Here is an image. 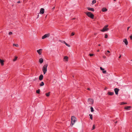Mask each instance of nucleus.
<instances>
[{"mask_svg":"<svg viewBox=\"0 0 132 132\" xmlns=\"http://www.w3.org/2000/svg\"><path fill=\"white\" fill-rule=\"evenodd\" d=\"M108 36L107 34H105V38H108Z\"/></svg>","mask_w":132,"mask_h":132,"instance_id":"obj_31","label":"nucleus"},{"mask_svg":"<svg viewBox=\"0 0 132 132\" xmlns=\"http://www.w3.org/2000/svg\"><path fill=\"white\" fill-rule=\"evenodd\" d=\"M100 69L101 70H102V72L103 73L105 74L106 73V70H104V69H103L101 67H100Z\"/></svg>","mask_w":132,"mask_h":132,"instance_id":"obj_9","label":"nucleus"},{"mask_svg":"<svg viewBox=\"0 0 132 132\" xmlns=\"http://www.w3.org/2000/svg\"><path fill=\"white\" fill-rule=\"evenodd\" d=\"M50 92H49L48 93H46V96H48L50 95Z\"/></svg>","mask_w":132,"mask_h":132,"instance_id":"obj_29","label":"nucleus"},{"mask_svg":"<svg viewBox=\"0 0 132 132\" xmlns=\"http://www.w3.org/2000/svg\"><path fill=\"white\" fill-rule=\"evenodd\" d=\"M43 59L42 58H41L39 59V62L41 64L43 62Z\"/></svg>","mask_w":132,"mask_h":132,"instance_id":"obj_20","label":"nucleus"},{"mask_svg":"<svg viewBox=\"0 0 132 132\" xmlns=\"http://www.w3.org/2000/svg\"><path fill=\"white\" fill-rule=\"evenodd\" d=\"M20 1H19L17 2V3H20Z\"/></svg>","mask_w":132,"mask_h":132,"instance_id":"obj_40","label":"nucleus"},{"mask_svg":"<svg viewBox=\"0 0 132 132\" xmlns=\"http://www.w3.org/2000/svg\"><path fill=\"white\" fill-rule=\"evenodd\" d=\"M42 49H40L37 50V51L39 55H40L42 53Z\"/></svg>","mask_w":132,"mask_h":132,"instance_id":"obj_11","label":"nucleus"},{"mask_svg":"<svg viewBox=\"0 0 132 132\" xmlns=\"http://www.w3.org/2000/svg\"><path fill=\"white\" fill-rule=\"evenodd\" d=\"M16 60V56H15V58L13 59V61H15Z\"/></svg>","mask_w":132,"mask_h":132,"instance_id":"obj_27","label":"nucleus"},{"mask_svg":"<svg viewBox=\"0 0 132 132\" xmlns=\"http://www.w3.org/2000/svg\"><path fill=\"white\" fill-rule=\"evenodd\" d=\"M108 94L110 96L113 95L114 94V93L113 92H108Z\"/></svg>","mask_w":132,"mask_h":132,"instance_id":"obj_18","label":"nucleus"},{"mask_svg":"<svg viewBox=\"0 0 132 132\" xmlns=\"http://www.w3.org/2000/svg\"><path fill=\"white\" fill-rule=\"evenodd\" d=\"M43 75L42 74H41L39 77V80H43Z\"/></svg>","mask_w":132,"mask_h":132,"instance_id":"obj_10","label":"nucleus"},{"mask_svg":"<svg viewBox=\"0 0 132 132\" xmlns=\"http://www.w3.org/2000/svg\"><path fill=\"white\" fill-rule=\"evenodd\" d=\"M95 125H93V127H92V130H93L94 129H95Z\"/></svg>","mask_w":132,"mask_h":132,"instance_id":"obj_30","label":"nucleus"},{"mask_svg":"<svg viewBox=\"0 0 132 132\" xmlns=\"http://www.w3.org/2000/svg\"><path fill=\"white\" fill-rule=\"evenodd\" d=\"M50 36V34L49 33L46 34L42 37V39H44L47 37H49Z\"/></svg>","mask_w":132,"mask_h":132,"instance_id":"obj_6","label":"nucleus"},{"mask_svg":"<svg viewBox=\"0 0 132 132\" xmlns=\"http://www.w3.org/2000/svg\"><path fill=\"white\" fill-rule=\"evenodd\" d=\"M108 26V25H106L103 28V29H102L101 30V31L102 32H104L105 31L108 30H109V28H107Z\"/></svg>","mask_w":132,"mask_h":132,"instance_id":"obj_4","label":"nucleus"},{"mask_svg":"<svg viewBox=\"0 0 132 132\" xmlns=\"http://www.w3.org/2000/svg\"><path fill=\"white\" fill-rule=\"evenodd\" d=\"M68 57L67 56H65L63 58L64 61H66L67 62L68 61Z\"/></svg>","mask_w":132,"mask_h":132,"instance_id":"obj_14","label":"nucleus"},{"mask_svg":"<svg viewBox=\"0 0 132 132\" xmlns=\"http://www.w3.org/2000/svg\"><path fill=\"white\" fill-rule=\"evenodd\" d=\"M117 121H116V122H115V123H117Z\"/></svg>","mask_w":132,"mask_h":132,"instance_id":"obj_43","label":"nucleus"},{"mask_svg":"<svg viewBox=\"0 0 132 132\" xmlns=\"http://www.w3.org/2000/svg\"><path fill=\"white\" fill-rule=\"evenodd\" d=\"M98 45V46H100L101 45H100V44H99V45Z\"/></svg>","mask_w":132,"mask_h":132,"instance_id":"obj_45","label":"nucleus"},{"mask_svg":"<svg viewBox=\"0 0 132 132\" xmlns=\"http://www.w3.org/2000/svg\"><path fill=\"white\" fill-rule=\"evenodd\" d=\"M119 90V89L117 88H115L114 89V92L116 95H117L118 94V93Z\"/></svg>","mask_w":132,"mask_h":132,"instance_id":"obj_8","label":"nucleus"},{"mask_svg":"<svg viewBox=\"0 0 132 132\" xmlns=\"http://www.w3.org/2000/svg\"><path fill=\"white\" fill-rule=\"evenodd\" d=\"M48 65L47 64H45L42 68V71L44 74H45L47 71V68Z\"/></svg>","mask_w":132,"mask_h":132,"instance_id":"obj_2","label":"nucleus"},{"mask_svg":"<svg viewBox=\"0 0 132 132\" xmlns=\"http://www.w3.org/2000/svg\"><path fill=\"white\" fill-rule=\"evenodd\" d=\"M40 89H38V90H36V93L38 94H39L40 93Z\"/></svg>","mask_w":132,"mask_h":132,"instance_id":"obj_28","label":"nucleus"},{"mask_svg":"<svg viewBox=\"0 0 132 132\" xmlns=\"http://www.w3.org/2000/svg\"><path fill=\"white\" fill-rule=\"evenodd\" d=\"M14 46L16 47V44H13V46Z\"/></svg>","mask_w":132,"mask_h":132,"instance_id":"obj_35","label":"nucleus"},{"mask_svg":"<svg viewBox=\"0 0 132 132\" xmlns=\"http://www.w3.org/2000/svg\"><path fill=\"white\" fill-rule=\"evenodd\" d=\"M94 55V54H89V55L90 56H93V55Z\"/></svg>","mask_w":132,"mask_h":132,"instance_id":"obj_32","label":"nucleus"},{"mask_svg":"<svg viewBox=\"0 0 132 132\" xmlns=\"http://www.w3.org/2000/svg\"><path fill=\"white\" fill-rule=\"evenodd\" d=\"M107 52H108V53H110V52L109 51H107V52L105 53V54H106V55H107L109 56H110V54H109L107 53Z\"/></svg>","mask_w":132,"mask_h":132,"instance_id":"obj_22","label":"nucleus"},{"mask_svg":"<svg viewBox=\"0 0 132 132\" xmlns=\"http://www.w3.org/2000/svg\"><path fill=\"white\" fill-rule=\"evenodd\" d=\"M74 35L75 33L73 32L71 34V35L72 36Z\"/></svg>","mask_w":132,"mask_h":132,"instance_id":"obj_34","label":"nucleus"},{"mask_svg":"<svg viewBox=\"0 0 132 132\" xmlns=\"http://www.w3.org/2000/svg\"><path fill=\"white\" fill-rule=\"evenodd\" d=\"M103 58H106V56H103Z\"/></svg>","mask_w":132,"mask_h":132,"instance_id":"obj_41","label":"nucleus"},{"mask_svg":"<svg viewBox=\"0 0 132 132\" xmlns=\"http://www.w3.org/2000/svg\"><path fill=\"white\" fill-rule=\"evenodd\" d=\"M44 9L43 8H41L40 9V14H43L44 13Z\"/></svg>","mask_w":132,"mask_h":132,"instance_id":"obj_12","label":"nucleus"},{"mask_svg":"<svg viewBox=\"0 0 132 132\" xmlns=\"http://www.w3.org/2000/svg\"><path fill=\"white\" fill-rule=\"evenodd\" d=\"M96 34H95V35H96Z\"/></svg>","mask_w":132,"mask_h":132,"instance_id":"obj_48","label":"nucleus"},{"mask_svg":"<svg viewBox=\"0 0 132 132\" xmlns=\"http://www.w3.org/2000/svg\"><path fill=\"white\" fill-rule=\"evenodd\" d=\"M131 108V106H126L124 107V108L127 110H130V108Z\"/></svg>","mask_w":132,"mask_h":132,"instance_id":"obj_15","label":"nucleus"},{"mask_svg":"<svg viewBox=\"0 0 132 132\" xmlns=\"http://www.w3.org/2000/svg\"><path fill=\"white\" fill-rule=\"evenodd\" d=\"M130 28V27H128V28H127V30H128V29H129V28Z\"/></svg>","mask_w":132,"mask_h":132,"instance_id":"obj_37","label":"nucleus"},{"mask_svg":"<svg viewBox=\"0 0 132 132\" xmlns=\"http://www.w3.org/2000/svg\"><path fill=\"white\" fill-rule=\"evenodd\" d=\"M97 52H99V50H98L97 51Z\"/></svg>","mask_w":132,"mask_h":132,"instance_id":"obj_44","label":"nucleus"},{"mask_svg":"<svg viewBox=\"0 0 132 132\" xmlns=\"http://www.w3.org/2000/svg\"><path fill=\"white\" fill-rule=\"evenodd\" d=\"M131 61H132V60H131Z\"/></svg>","mask_w":132,"mask_h":132,"instance_id":"obj_49","label":"nucleus"},{"mask_svg":"<svg viewBox=\"0 0 132 132\" xmlns=\"http://www.w3.org/2000/svg\"><path fill=\"white\" fill-rule=\"evenodd\" d=\"M75 19V18H74L73 19Z\"/></svg>","mask_w":132,"mask_h":132,"instance_id":"obj_46","label":"nucleus"},{"mask_svg":"<svg viewBox=\"0 0 132 132\" xmlns=\"http://www.w3.org/2000/svg\"><path fill=\"white\" fill-rule=\"evenodd\" d=\"M91 111L92 112L94 111L93 108L92 107H91L90 108Z\"/></svg>","mask_w":132,"mask_h":132,"instance_id":"obj_25","label":"nucleus"},{"mask_svg":"<svg viewBox=\"0 0 132 132\" xmlns=\"http://www.w3.org/2000/svg\"><path fill=\"white\" fill-rule=\"evenodd\" d=\"M127 104V103L126 102H122L120 103V104L123 105V104Z\"/></svg>","mask_w":132,"mask_h":132,"instance_id":"obj_26","label":"nucleus"},{"mask_svg":"<svg viewBox=\"0 0 132 132\" xmlns=\"http://www.w3.org/2000/svg\"><path fill=\"white\" fill-rule=\"evenodd\" d=\"M123 42H124L125 44L127 45L128 44V42L126 39H125L123 40Z\"/></svg>","mask_w":132,"mask_h":132,"instance_id":"obj_13","label":"nucleus"},{"mask_svg":"<svg viewBox=\"0 0 132 132\" xmlns=\"http://www.w3.org/2000/svg\"><path fill=\"white\" fill-rule=\"evenodd\" d=\"M85 13L88 16L92 18V19L94 18V15L90 12H87Z\"/></svg>","mask_w":132,"mask_h":132,"instance_id":"obj_3","label":"nucleus"},{"mask_svg":"<svg viewBox=\"0 0 132 132\" xmlns=\"http://www.w3.org/2000/svg\"><path fill=\"white\" fill-rule=\"evenodd\" d=\"M88 103L90 105L93 104L94 102V100L93 99L91 98H89L88 100Z\"/></svg>","mask_w":132,"mask_h":132,"instance_id":"obj_5","label":"nucleus"},{"mask_svg":"<svg viewBox=\"0 0 132 132\" xmlns=\"http://www.w3.org/2000/svg\"><path fill=\"white\" fill-rule=\"evenodd\" d=\"M59 41L60 42H61V43H64V44H65V45L69 47H70V45L67 44V43L65 41H63V40H59Z\"/></svg>","mask_w":132,"mask_h":132,"instance_id":"obj_7","label":"nucleus"},{"mask_svg":"<svg viewBox=\"0 0 132 132\" xmlns=\"http://www.w3.org/2000/svg\"><path fill=\"white\" fill-rule=\"evenodd\" d=\"M87 89V90H90V89L89 88H88Z\"/></svg>","mask_w":132,"mask_h":132,"instance_id":"obj_42","label":"nucleus"},{"mask_svg":"<svg viewBox=\"0 0 132 132\" xmlns=\"http://www.w3.org/2000/svg\"><path fill=\"white\" fill-rule=\"evenodd\" d=\"M87 9L89 11H94V9L93 8L87 7Z\"/></svg>","mask_w":132,"mask_h":132,"instance_id":"obj_16","label":"nucleus"},{"mask_svg":"<svg viewBox=\"0 0 132 132\" xmlns=\"http://www.w3.org/2000/svg\"><path fill=\"white\" fill-rule=\"evenodd\" d=\"M116 0H114V1H116Z\"/></svg>","mask_w":132,"mask_h":132,"instance_id":"obj_47","label":"nucleus"},{"mask_svg":"<svg viewBox=\"0 0 132 132\" xmlns=\"http://www.w3.org/2000/svg\"><path fill=\"white\" fill-rule=\"evenodd\" d=\"M89 116H90V118L91 120L93 119L92 115L91 114H89Z\"/></svg>","mask_w":132,"mask_h":132,"instance_id":"obj_23","label":"nucleus"},{"mask_svg":"<svg viewBox=\"0 0 132 132\" xmlns=\"http://www.w3.org/2000/svg\"><path fill=\"white\" fill-rule=\"evenodd\" d=\"M103 12H106L107 11V9L105 7L103 8L102 10Z\"/></svg>","mask_w":132,"mask_h":132,"instance_id":"obj_19","label":"nucleus"},{"mask_svg":"<svg viewBox=\"0 0 132 132\" xmlns=\"http://www.w3.org/2000/svg\"><path fill=\"white\" fill-rule=\"evenodd\" d=\"M44 85V82L42 81L39 84V85L40 86H43Z\"/></svg>","mask_w":132,"mask_h":132,"instance_id":"obj_21","label":"nucleus"},{"mask_svg":"<svg viewBox=\"0 0 132 132\" xmlns=\"http://www.w3.org/2000/svg\"><path fill=\"white\" fill-rule=\"evenodd\" d=\"M4 61L3 60H2L1 59H0V62L1 65L2 66H3L4 65Z\"/></svg>","mask_w":132,"mask_h":132,"instance_id":"obj_17","label":"nucleus"},{"mask_svg":"<svg viewBox=\"0 0 132 132\" xmlns=\"http://www.w3.org/2000/svg\"><path fill=\"white\" fill-rule=\"evenodd\" d=\"M55 7H54H54H53L52 8V10H54V9H55Z\"/></svg>","mask_w":132,"mask_h":132,"instance_id":"obj_39","label":"nucleus"},{"mask_svg":"<svg viewBox=\"0 0 132 132\" xmlns=\"http://www.w3.org/2000/svg\"><path fill=\"white\" fill-rule=\"evenodd\" d=\"M130 37L131 39H132V34L130 36Z\"/></svg>","mask_w":132,"mask_h":132,"instance_id":"obj_36","label":"nucleus"},{"mask_svg":"<svg viewBox=\"0 0 132 132\" xmlns=\"http://www.w3.org/2000/svg\"><path fill=\"white\" fill-rule=\"evenodd\" d=\"M120 55L119 56V58H121V55H120Z\"/></svg>","mask_w":132,"mask_h":132,"instance_id":"obj_38","label":"nucleus"},{"mask_svg":"<svg viewBox=\"0 0 132 132\" xmlns=\"http://www.w3.org/2000/svg\"><path fill=\"white\" fill-rule=\"evenodd\" d=\"M96 1L95 0H94L92 1V4H93H93H94L96 3Z\"/></svg>","mask_w":132,"mask_h":132,"instance_id":"obj_24","label":"nucleus"},{"mask_svg":"<svg viewBox=\"0 0 132 132\" xmlns=\"http://www.w3.org/2000/svg\"><path fill=\"white\" fill-rule=\"evenodd\" d=\"M76 118L74 116H72L71 117V126H72L74 125L75 123L77 121Z\"/></svg>","mask_w":132,"mask_h":132,"instance_id":"obj_1","label":"nucleus"},{"mask_svg":"<svg viewBox=\"0 0 132 132\" xmlns=\"http://www.w3.org/2000/svg\"><path fill=\"white\" fill-rule=\"evenodd\" d=\"M12 33L11 32H9V35H12Z\"/></svg>","mask_w":132,"mask_h":132,"instance_id":"obj_33","label":"nucleus"}]
</instances>
